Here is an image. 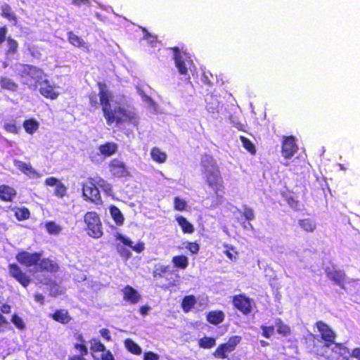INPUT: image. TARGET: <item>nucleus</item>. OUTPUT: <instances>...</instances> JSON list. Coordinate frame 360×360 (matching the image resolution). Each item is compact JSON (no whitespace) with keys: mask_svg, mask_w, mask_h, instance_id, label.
<instances>
[{"mask_svg":"<svg viewBox=\"0 0 360 360\" xmlns=\"http://www.w3.org/2000/svg\"><path fill=\"white\" fill-rule=\"evenodd\" d=\"M7 34V27L3 26L0 27V45L6 40Z\"/></svg>","mask_w":360,"mask_h":360,"instance_id":"nucleus-58","label":"nucleus"},{"mask_svg":"<svg viewBox=\"0 0 360 360\" xmlns=\"http://www.w3.org/2000/svg\"><path fill=\"white\" fill-rule=\"evenodd\" d=\"M150 154L151 159L158 164H163L167 161V153L158 147H153Z\"/></svg>","mask_w":360,"mask_h":360,"instance_id":"nucleus-27","label":"nucleus"},{"mask_svg":"<svg viewBox=\"0 0 360 360\" xmlns=\"http://www.w3.org/2000/svg\"><path fill=\"white\" fill-rule=\"evenodd\" d=\"M196 304V299L194 295H190L185 296L181 303V307L184 313H188Z\"/></svg>","mask_w":360,"mask_h":360,"instance_id":"nucleus-32","label":"nucleus"},{"mask_svg":"<svg viewBox=\"0 0 360 360\" xmlns=\"http://www.w3.org/2000/svg\"><path fill=\"white\" fill-rule=\"evenodd\" d=\"M67 37L68 40L71 45L79 49H82L86 52H89V45L84 41L82 37L75 34L72 31L67 33Z\"/></svg>","mask_w":360,"mask_h":360,"instance_id":"nucleus-18","label":"nucleus"},{"mask_svg":"<svg viewBox=\"0 0 360 360\" xmlns=\"http://www.w3.org/2000/svg\"><path fill=\"white\" fill-rule=\"evenodd\" d=\"M275 324L278 334L283 336H288L291 333L290 326L285 324L281 319H276Z\"/></svg>","mask_w":360,"mask_h":360,"instance_id":"nucleus-37","label":"nucleus"},{"mask_svg":"<svg viewBox=\"0 0 360 360\" xmlns=\"http://www.w3.org/2000/svg\"><path fill=\"white\" fill-rule=\"evenodd\" d=\"M159 356L153 352H147L144 353L143 360H158Z\"/></svg>","mask_w":360,"mask_h":360,"instance_id":"nucleus-54","label":"nucleus"},{"mask_svg":"<svg viewBox=\"0 0 360 360\" xmlns=\"http://www.w3.org/2000/svg\"><path fill=\"white\" fill-rule=\"evenodd\" d=\"M242 214L244 217L245 219L248 221H251L255 219V214L253 210L247 206L243 207V212Z\"/></svg>","mask_w":360,"mask_h":360,"instance_id":"nucleus-50","label":"nucleus"},{"mask_svg":"<svg viewBox=\"0 0 360 360\" xmlns=\"http://www.w3.org/2000/svg\"><path fill=\"white\" fill-rule=\"evenodd\" d=\"M122 291L123 293V300L131 304H137L141 299L138 291L130 285H126Z\"/></svg>","mask_w":360,"mask_h":360,"instance_id":"nucleus-16","label":"nucleus"},{"mask_svg":"<svg viewBox=\"0 0 360 360\" xmlns=\"http://www.w3.org/2000/svg\"><path fill=\"white\" fill-rule=\"evenodd\" d=\"M164 278L166 279L167 283L165 285H162V288L168 289L176 285L180 276L178 274L174 271V274L172 276H165Z\"/></svg>","mask_w":360,"mask_h":360,"instance_id":"nucleus-44","label":"nucleus"},{"mask_svg":"<svg viewBox=\"0 0 360 360\" xmlns=\"http://www.w3.org/2000/svg\"><path fill=\"white\" fill-rule=\"evenodd\" d=\"M3 127L6 132L13 134H18L20 130L19 127L17 126L14 120L4 123Z\"/></svg>","mask_w":360,"mask_h":360,"instance_id":"nucleus-46","label":"nucleus"},{"mask_svg":"<svg viewBox=\"0 0 360 360\" xmlns=\"http://www.w3.org/2000/svg\"><path fill=\"white\" fill-rule=\"evenodd\" d=\"M314 326L320 334V338L317 335L313 333L309 335V346L314 354L317 356H324L325 353L323 348H329L333 345H334L333 351L338 350L340 355L349 352V349L343 343L335 342L336 333L326 323L318 321L315 323Z\"/></svg>","mask_w":360,"mask_h":360,"instance_id":"nucleus-2","label":"nucleus"},{"mask_svg":"<svg viewBox=\"0 0 360 360\" xmlns=\"http://www.w3.org/2000/svg\"><path fill=\"white\" fill-rule=\"evenodd\" d=\"M224 314L222 311L215 310L209 311L206 315L207 321L213 325H218L224 320Z\"/></svg>","mask_w":360,"mask_h":360,"instance_id":"nucleus-26","label":"nucleus"},{"mask_svg":"<svg viewBox=\"0 0 360 360\" xmlns=\"http://www.w3.org/2000/svg\"><path fill=\"white\" fill-rule=\"evenodd\" d=\"M97 86L99 89L98 97L103 115L108 125L111 126L115 124L118 126L124 122L137 124V117L134 112L128 111L120 105L112 108L110 104L112 93L107 89L105 83L99 82Z\"/></svg>","mask_w":360,"mask_h":360,"instance_id":"nucleus-1","label":"nucleus"},{"mask_svg":"<svg viewBox=\"0 0 360 360\" xmlns=\"http://www.w3.org/2000/svg\"><path fill=\"white\" fill-rule=\"evenodd\" d=\"M72 4L77 6H81L82 5H89V0H72Z\"/></svg>","mask_w":360,"mask_h":360,"instance_id":"nucleus-62","label":"nucleus"},{"mask_svg":"<svg viewBox=\"0 0 360 360\" xmlns=\"http://www.w3.org/2000/svg\"><path fill=\"white\" fill-rule=\"evenodd\" d=\"M67 187L61 181L56 186L54 195L59 198H63L67 194Z\"/></svg>","mask_w":360,"mask_h":360,"instance_id":"nucleus-47","label":"nucleus"},{"mask_svg":"<svg viewBox=\"0 0 360 360\" xmlns=\"http://www.w3.org/2000/svg\"><path fill=\"white\" fill-rule=\"evenodd\" d=\"M225 254L232 261L236 259L237 252L234 250L233 248L227 249L225 251Z\"/></svg>","mask_w":360,"mask_h":360,"instance_id":"nucleus-56","label":"nucleus"},{"mask_svg":"<svg viewBox=\"0 0 360 360\" xmlns=\"http://www.w3.org/2000/svg\"><path fill=\"white\" fill-rule=\"evenodd\" d=\"M187 202L179 198V196H176L173 199V207L175 210L179 212L186 211L187 210Z\"/></svg>","mask_w":360,"mask_h":360,"instance_id":"nucleus-41","label":"nucleus"},{"mask_svg":"<svg viewBox=\"0 0 360 360\" xmlns=\"http://www.w3.org/2000/svg\"><path fill=\"white\" fill-rule=\"evenodd\" d=\"M108 167L113 177L122 178L129 175V172L125 163L117 158H114L110 161Z\"/></svg>","mask_w":360,"mask_h":360,"instance_id":"nucleus-12","label":"nucleus"},{"mask_svg":"<svg viewBox=\"0 0 360 360\" xmlns=\"http://www.w3.org/2000/svg\"><path fill=\"white\" fill-rule=\"evenodd\" d=\"M8 269L10 276L17 281L23 287H27L31 283L30 276H27L17 264H9Z\"/></svg>","mask_w":360,"mask_h":360,"instance_id":"nucleus-9","label":"nucleus"},{"mask_svg":"<svg viewBox=\"0 0 360 360\" xmlns=\"http://www.w3.org/2000/svg\"><path fill=\"white\" fill-rule=\"evenodd\" d=\"M34 300L40 304H44V297L41 293H35L34 295Z\"/></svg>","mask_w":360,"mask_h":360,"instance_id":"nucleus-60","label":"nucleus"},{"mask_svg":"<svg viewBox=\"0 0 360 360\" xmlns=\"http://www.w3.org/2000/svg\"><path fill=\"white\" fill-rule=\"evenodd\" d=\"M1 16L8 21L12 22L14 25L18 22V18L13 11L11 6L8 4H4L1 8Z\"/></svg>","mask_w":360,"mask_h":360,"instance_id":"nucleus-28","label":"nucleus"},{"mask_svg":"<svg viewBox=\"0 0 360 360\" xmlns=\"http://www.w3.org/2000/svg\"><path fill=\"white\" fill-rule=\"evenodd\" d=\"M110 213L115 222L118 226H121L124 224V217L120 210L115 205H111L110 207Z\"/></svg>","mask_w":360,"mask_h":360,"instance_id":"nucleus-35","label":"nucleus"},{"mask_svg":"<svg viewBox=\"0 0 360 360\" xmlns=\"http://www.w3.org/2000/svg\"><path fill=\"white\" fill-rule=\"evenodd\" d=\"M8 49L6 51V56H13L18 53V41L11 38V37H8L6 39Z\"/></svg>","mask_w":360,"mask_h":360,"instance_id":"nucleus-39","label":"nucleus"},{"mask_svg":"<svg viewBox=\"0 0 360 360\" xmlns=\"http://www.w3.org/2000/svg\"><path fill=\"white\" fill-rule=\"evenodd\" d=\"M121 255L124 257L126 259H128L131 257V253L127 249L123 248V250L120 252Z\"/></svg>","mask_w":360,"mask_h":360,"instance_id":"nucleus-63","label":"nucleus"},{"mask_svg":"<svg viewBox=\"0 0 360 360\" xmlns=\"http://www.w3.org/2000/svg\"><path fill=\"white\" fill-rule=\"evenodd\" d=\"M40 94L45 98L51 100L56 99L59 95L58 92H56L53 87L46 82L44 86H41L39 89Z\"/></svg>","mask_w":360,"mask_h":360,"instance_id":"nucleus-31","label":"nucleus"},{"mask_svg":"<svg viewBox=\"0 0 360 360\" xmlns=\"http://www.w3.org/2000/svg\"><path fill=\"white\" fill-rule=\"evenodd\" d=\"M22 126L27 134H33L38 130L39 124L36 120L30 118L23 122Z\"/></svg>","mask_w":360,"mask_h":360,"instance_id":"nucleus-33","label":"nucleus"},{"mask_svg":"<svg viewBox=\"0 0 360 360\" xmlns=\"http://www.w3.org/2000/svg\"><path fill=\"white\" fill-rule=\"evenodd\" d=\"M98 187L105 192L111 190L110 185L101 176L89 177L86 181L82 184L84 200L96 205H101L102 198Z\"/></svg>","mask_w":360,"mask_h":360,"instance_id":"nucleus-4","label":"nucleus"},{"mask_svg":"<svg viewBox=\"0 0 360 360\" xmlns=\"http://www.w3.org/2000/svg\"><path fill=\"white\" fill-rule=\"evenodd\" d=\"M173 274L174 271L170 270L169 266L165 265H159L153 271L154 279H159L165 276H172Z\"/></svg>","mask_w":360,"mask_h":360,"instance_id":"nucleus-29","label":"nucleus"},{"mask_svg":"<svg viewBox=\"0 0 360 360\" xmlns=\"http://www.w3.org/2000/svg\"><path fill=\"white\" fill-rule=\"evenodd\" d=\"M16 195L15 190L7 185H0V200L4 202H11Z\"/></svg>","mask_w":360,"mask_h":360,"instance_id":"nucleus-21","label":"nucleus"},{"mask_svg":"<svg viewBox=\"0 0 360 360\" xmlns=\"http://www.w3.org/2000/svg\"><path fill=\"white\" fill-rule=\"evenodd\" d=\"M198 345L202 349H211L216 345V339L212 337H202L198 340Z\"/></svg>","mask_w":360,"mask_h":360,"instance_id":"nucleus-40","label":"nucleus"},{"mask_svg":"<svg viewBox=\"0 0 360 360\" xmlns=\"http://www.w3.org/2000/svg\"><path fill=\"white\" fill-rule=\"evenodd\" d=\"M104 353L101 356V360H115V358L110 350H106L103 352Z\"/></svg>","mask_w":360,"mask_h":360,"instance_id":"nucleus-57","label":"nucleus"},{"mask_svg":"<svg viewBox=\"0 0 360 360\" xmlns=\"http://www.w3.org/2000/svg\"><path fill=\"white\" fill-rule=\"evenodd\" d=\"M50 316L56 322L61 324H68L71 320L72 317L66 309H56Z\"/></svg>","mask_w":360,"mask_h":360,"instance_id":"nucleus-20","label":"nucleus"},{"mask_svg":"<svg viewBox=\"0 0 360 360\" xmlns=\"http://www.w3.org/2000/svg\"><path fill=\"white\" fill-rule=\"evenodd\" d=\"M42 253L39 252H34L30 253L27 251H20L17 253L15 258L17 261L25 267L37 266L40 258H41Z\"/></svg>","mask_w":360,"mask_h":360,"instance_id":"nucleus-7","label":"nucleus"},{"mask_svg":"<svg viewBox=\"0 0 360 360\" xmlns=\"http://www.w3.org/2000/svg\"><path fill=\"white\" fill-rule=\"evenodd\" d=\"M203 168L202 174L205 184L211 188L214 195H219L220 193H224V180L219 166L212 157H207L201 161Z\"/></svg>","mask_w":360,"mask_h":360,"instance_id":"nucleus-3","label":"nucleus"},{"mask_svg":"<svg viewBox=\"0 0 360 360\" xmlns=\"http://www.w3.org/2000/svg\"><path fill=\"white\" fill-rule=\"evenodd\" d=\"M13 164L18 169L31 179H38L41 177V174L29 163L16 160L14 161Z\"/></svg>","mask_w":360,"mask_h":360,"instance_id":"nucleus-15","label":"nucleus"},{"mask_svg":"<svg viewBox=\"0 0 360 360\" xmlns=\"http://www.w3.org/2000/svg\"><path fill=\"white\" fill-rule=\"evenodd\" d=\"M173 51V58L175 63V66L178 70V72L181 75L187 76V79H190V77L188 75V68L187 67V64L192 65L193 61L191 60H186L183 56L181 53L180 49L175 46L172 49Z\"/></svg>","mask_w":360,"mask_h":360,"instance_id":"nucleus-8","label":"nucleus"},{"mask_svg":"<svg viewBox=\"0 0 360 360\" xmlns=\"http://www.w3.org/2000/svg\"><path fill=\"white\" fill-rule=\"evenodd\" d=\"M60 180L54 176H51L45 180V184L49 186H56L58 183H60Z\"/></svg>","mask_w":360,"mask_h":360,"instance_id":"nucleus-53","label":"nucleus"},{"mask_svg":"<svg viewBox=\"0 0 360 360\" xmlns=\"http://www.w3.org/2000/svg\"><path fill=\"white\" fill-rule=\"evenodd\" d=\"M175 220L181 227V231L184 233L191 234L194 232L195 229L193 225L190 223L186 217L181 215L175 217Z\"/></svg>","mask_w":360,"mask_h":360,"instance_id":"nucleus-24","label":"nucleus"},{"mask_svg":"<svg viewBox=\"0 0 360 360\" xmlns=\"http://www.w3.org/2000/svg\"><path fill=\"white\" fill-rule=\"evenodd\" d=\"M261 329L262 330V336L266 338H270L274 333V326H261Z\"/></svg>","mask_w":360,"mask_h":360,"instance_id":"nucleus-49","label":"nucleus"},{"mask_svg":"<svg viewBox=\"0 0 360 360\" xmlns=\"http://www.w3.org/2000/svg\"><path fill=\"white\" fill-rule=\"evenodd\" d=\"M124 345L127 350L131 354L135 355H140L141 354V348L131 339H126L124 340Z\"/></svg>","mask_w":360,"mask_h":360,"instance_id":"nucleus-38","label":"nucleus"},{"mask_svg":"<svg viewBox=\"0 0 360 360\" xmlns=\"http://www.w3.org/2000/svg\"><path fill=\"white\" fill-rule=\"evenodd\" d=\"M11 321L15 327L20 330H22L25 328V325L22 319L16 314L12 315Z\"/></svg>","mask_w":360,"mask_h":360,"instance_id":"nucleus-48","label":"nucleus"},{"mask_svg":"<svg viewBox=\"0 0 360 360\" xmlns=\"http://www.w3.org/2000/svg\"><path fill=\"white\" fill-rule=\"evenodd\" d=\"M241 339V337L239 335L231 337L227 342L221 343L218 345L213 352V356L219 359L228 358V353L232 352L236 349L237 345L240 342Z\"/></svg>","mask_w":360,"mask_h":360,"instance_id":"nucleus-6","label":"nucleus"},{"mask_svg":"<svg viewBox=\"0 0 360 360\" xmlns=\"http://www.w3.org/2000/svg\"><path fill=\"white\" fill-rule=\"evenodd\" d=\"M298 225L304 231L307 233H312L316 229V223L315 220L311 218L299 219Z\"/></svg>","mask_w":360,"mask_h":360,"instance_id":"nucleus-30","label":"nucleus"},{"mask_svg":"<svg viewBox=\"0 0 360 360\" xmlns=\"http://www.w3.org/2000/svg\"><path fill=\"white\" fill-rule=\"evenodd\" d=\"M59 270V266L57 262L49 258L41 259L36 266V271L56 273Z\"/></svg>","mask_w":360,"mask_h":360,"instance_id":"nucleus-14","label":"nucleus"},{"mask_svg":"<svg viewBox=\"0 0 360 360\" xmlns=\"http://www.w3.org/2000/svg\"><path fill=\"white\" fill-rule=\"evenodd\" d=\"M186 248L193 255L198 254L200 250V246L196 242H188Z\"/></svg>","mask_w":360,"mask_h":360,"instance_id":"nucleus-52","label":"nucleus"},{"mask_svg":"<svg viewBox=\"0 0 360 360\" xmlns=\"http://www.w3.org/2000/svg\"><path fill=\"white\" fill-rule=\"evenodd\" d=\"M83 220L85 224L84 229L90 237L96 239L102 237L103 234V225L97 212H87L84 215Z\"/></svg>","mask_w":360,"mask_h":360,"instance_id":"nucleus-5","label":"nucleus"},{"mask_svg":"<svg viewBox=\"0 0 360 360\" xmlns=\"http://www.w3.org/2000/svg\"><path fill=\"white\" fill-rule=\"evenodd\" d=\"M148 310H149V307L147 306H142L139 309L140 313L143 315L146 314Z\"/></svg>","mask_w":360,"mask_h":360,"instance_id":"nucleus-64","label":"nucleus"},{"mask_svg":"<svg viewBox=\"0 0 360 360\" xmlns=\"http://www.w3.org/2000/svg\"><path fill=\"white\" fill-rule=\"evenodd\" d=\"M98 96V94L97 95L96 93H91L89 94L88 98L89 101V105L91 108H92L94 110H96L98 108V102L97 101V97Z\"/></svg>","mask_w":360,"mask_h":360,"instance_id":"nucleus-51","label":"nucleus"},{"mask_svg":"<svg viewBox=\"0 0 360 360\" xmlns=\"http://www.w3.org/2000/svg\"><path fill=\"white\" fill-rule=\"evenodd\" d=\"M74 348L77 350L79 354L70 356L68 360H87L85 356L88 354L89 350L85 344L75 343Z\"/></svg>","mask_w":360,"mask_h":360,"instance_id":"nucleus-25","label":"nucleus"},{"mask_svg":"<svg viewBox=\"0 0 360 360\" xmlns=\"http://www.w3.org/2000/svg\"><path fill=\"white\" fill-rule=\"evenodd\" d=\"M232 302L233 307L244 315H248L252 311V300L243 294L234 295Z\"/></svg>","mask_w":360,"mask_h":360,"instance_id":"nucleus-11","label":"nucleus"},{"mask_svg":"<svg viewBox=\"0 0 360 360\" xmlns=\"http://www.w3.org/2000/svg\"><path fill=\"white\" fill-rule=\"evenodd\" d=\"M1 311L4 314H10L11 313V307L9 304H3L1 306Z\"/></svg>","mask_w":360,"mask_h":360,"instance_id":"nucleus-61","label":"nucleus"},{"mask_svg":"<svg viewBox=\"0 0 360 360\" xmlns=\"http://www.w3.org/2000/svg\"><path fill=\"white\" fill-rule=\"evenodd\" d=\"M100 334L106 341H111L110 331L108 328H102L100 330Z\"/></svg>","mask_w":360,"mask_h":360,"instance_id":"nucleus-55","label":"nucleus"},{"mask_svg":"<svg viewBox=\"0 0 360 360\" xmlns=\"http://www.w3.org/2000/svg\"><path fill=\"white\" fill-rule=\"evenodd\" d=\"M90 349L92 352H103L105 351V345L101 342V341L98 338H92L90 340Z\"/></svg>","mask_w":360,"mask_h":360,"instance_id":"nucleus-42","label":"nucleus"},{"mask_svg":"<svg viewBox=\"0 0 360 360\" xmlns=\"http://www.w3.org/2000/svg\"><path fill=\"white\" fill-rule=\"evenodd\" d=\"M240 140L243 143V146L245 149H246L251 155L256 154V148L253 143L248 138L244 136H240Z\"/></svg>","mask_w":360,"mask_h":360,"instance_id":"nucleus-43","label":"nucleus"},{"mask_svg":"<svg viewBox=\"0 0 360 360\" xmlns=\"http://www.w3.org/2000/svg\"><path fill=\"white\" fill-rule=\"evenodd\" d=\"M20 70L18 76L20 79H23L27 77L34 79L35 76H39L41 73V70L33 65L27 64H20Z\"/></svg>","mask_w":360,"mask_h":360,"instance_id":"nucleus-17","label":"nucleus"},{"mask_svg":"<svg viewBox=\"0 0 360 360\" xmlns=\"http://www.w3.org/2000/svg\"><path fill=\"white\" fill-rule=\"evenodd\" d=\"M350 356L353 358L356 359L357 360H360V347L354 348L352 350Z\"/></svg>","mask_w":360,"mask_h":360,"instance_id":"nucleus-59","label":"nucleus"},{"mask_svg":"<svg viewBox=\"0 0 360 360\" xmlns=\"http://www.w3.org/2000/svg\"><path fill=\"white\" fill-rule=\"evenodd\" d=\"M45 227L47 232L50 234L57 235L61 231V227L53 221H47Z\"/></svg>","mask_w":360,"mask_h":360,"instance_id":"nucleus-45","label":"nucleus"},{"mask_svg":"<svg viewBox=\"0 0 360 360\" xmlns=\"http://www.w3.org/2000/svg\"><path fill=\"white\" fill-rule=\"evenodd\" d=\"M99 153L104 157H110L113 155L118 149V146L116 143L108 141L98 146Z\"/></svg>","mask_w":360,"mask_h":360,"instance_id":"nucleus-19","label":"nucleus"},{"mask_svg":"<svg viewBox=\"0 0 360 360\" xmlns=\"http://www.w3.org/2000/svg\"><path fill=\"white\" fill-rule=\"evenodd\" d=\"M298 150L296 139L293 136L283 137L281 143V153L285 159H290Z\"/></svg>","mask_w":360,"mask_h":360,"instance_id":"nucleus-10","label":"nucleus"},{"mask_svg":"<svg viewBox=\"0 0 360 360\" xmlns=\"http://www.w3.org/2000/svg\"><path fill=\"white\" fill-rule=\"evenodd\" d=\"M117 238L121 241L124 245L129 247L132 250L137 253L141 252L145 249L143 242H138L136 245H133V242L129 238L121 234H118Z\"/></svg>","mask_w":360,"mask_h":360,"instance_id":"nucleus-22","label":"nucleus"},{"mask_svg":"<svg viewBox=\"0 0 360 360\" xmlns=\"http://www.w3.org/2000/svg\"><path fill=\"white\" fill-rule=\"evenodd\" d=\"M172 262L174 267L180 269H185L188 266V259L184 255L174 256Z\"/></svg>","mask_w":360,"mask_h":360,"instance_id":"nucleus-34","label":"nucleus"},{"mask_svg":"<svg viewBox=\"0 0 360 360\" xmlns=\"http://www.w3.org/2000/svg\"><path fill=\"white\" fill-rule=\"evenodd\" d=\"M326 274L328 279L332 281L335 285L341 289L347 290L345 284L347 283V276L343 270L340 269H326Z\"/></svg>","mask_w":360,"mask_h":360,"instance_id":"nucleus-13","label":"nucleus"},{"mask_svg":"<svg viewBox=\"0 0 360 360\" xmlns=\"http://www.w3.org/2000/svg\"><path fill=\"white\" fill-rule=\"evenodd\" d=\"M14 215L17 220L24 221L30 217V212L26 207H15L14 209Z\"/></svg>","mask_w":360,"mask_h":360,"instance_id":"nucleus-36","label":"nucleus"},{"mask_svg":"<svg viewBox=\"0 0 360 360\" xmlns=\"http://www.w3.org/2000/svg\"><path fill=\"white\" fill-rule=\"evenodd\" d=\"M0 87L1 89L15 92L18 89V84L7 76L0 77Z\"/></svg>","mask_w":360,"mask_h":360,"instance_id":"nucleus-23","label":"nucleus"}]
</instances>
